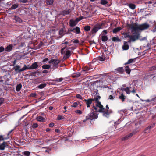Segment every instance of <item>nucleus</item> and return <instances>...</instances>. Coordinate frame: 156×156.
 <instances>
[{"label": "nucleus", "instance_id": "1", "mask_svg": "<svg viewBox=\"0 0 156 156\" xmlns=\"http://www.w3.org/2000/svg\"><path fill=\"white\" fill-rule=\"evenodd\" d=\"M127 27L131 29L132 32H133L136 31H138V30H143L147 29L150 27V25L147 23L139 25L136 24L135 25L132 24H127Z\"/></svg>", "mask_w": 156, "mask_h": 156}, {"label": "nucleus", "instance_id": "2", "mask_svg": "<svg viewBox=\"0 0 156 156\" xmlns=\"http://www.w3.org/2000/svg\"><path fill=\"white\" fill-rule=\"evenodd\" d=\"M98 117V114L96 112H94L93 110L92 109L91 112L86 116L85 119L83 121V122H85L88 120H92L97 119Z\"/></svg>", "mask_w": 156, "mask_h": 156}, {"label": "nucleus", "instance_id": "3", "mask_svg": "<svg viewBox=\"0 0 156 156\" xmlns=\"http://www.w3.org/2000/svg\"><path fill=\"white\" fill-rule=\"evenodd\" d=\"M133 33L134 35H129L126 34V37L129 38V42H134L136 40H138L140 36V34L138 31L134 32Z\"/></svg>", "mask_w": 156, "mask_h": 156}, {"label": "nucleus", "instance_id": "4", "mask_svg": "<svg viewBox=\"0 0 156 156\" xmlns=\"http://www.w3.org/2000/svg\"><path fill=\"white\" fill-rule=\"evenodd\" d=\"M42 64H41V63L39 62H36L33 63L30 66L28 67L26 65L25 68L23 69H34L37 68L38 66H41Z\"/></svg>", "mask_w": 156, "mask_h": 156}, {"label": "nucleus", "instance_id": "5", "mask_svg": "<svg viewBox=\"0 0 156 156\" xmlns=\"http://www.w3.org/2000/svg\"><path fill=\"white\" fill-rule=\"evenodd\" d=\"M25 67L26 65L25 64L24 65V67L23 68H22V69H20V66L16 65L14 67L13 69L16 73L20 72L26 70V69L23 70V69L25 68Z\"/></svg>", "mask_w": 156, "mask_h": 156}, {"label": "nucleus", "instance_id": "6", "mask_svg": "<svg viewBox=\"0 0 156 156\" xmlns=\"http://www.w3.org/2000/svg\"><path fill=\"white\" fill-rule=\"evenodd\" d=\"M96 103V107L99 108L100 109L98 111L100 112H102L103 111V110H105V108L103 107V106L101 104V103L99 101L95 102Z\"/></svg>", "mask_w": 156, "mask_h": 156}, {"label": "nucleus", "instance_id": "7", "mask_svg": "<svg viewBox=\"0 0 156 156\" xmlns=\"http://www.w3.org/2000/svg\"><path fill=\"white\" fill-rule=\"evenodd\" d=\"M83 101L85 102L87 107L88 108L90 106V105L94 101V99L93 98H90L87 100L84 99Z\"/></svg>", "mask_w": 156, "mask_h": 156}, {"label": "nucleus", "instance_id": "8", "mask_svg": "<svg viewBox=\"0 0 156 156\" xmlns=\"http://www.w3.org/2000/svg\"><path fill=\"white\" fill-rule=\"evenodd\" d=\"M71 51L69 50H67L65 53L64 56L63 57V59L64 60H65L68 59L71 56Z\"/></svg>", "mask_w": 156, "mask_h": 156}, {"label": "nucleus", "instance_id": "9", "mask_svg": "<svg viewBox=\"0 0 156 156\" xmlns=\"http://www.w3.org/2000/svg\"><path fill=\"white\" fill-rule=\"evenodd\" d=\"M101 25H98L95 26L92 30V33L93 34L96 33L98 30L101 28Z\"/></svg>", "mask_w": 156, "mask_h": 156}, {"label": "nucleus", "instance_id": "10", "mask_svg": "<svg viewBox=\"0 0 156 156\" xmlns=\"http://www.w3.org/2000/svg\"><path fill=\"white\" fill-rule=\"evenodd\" d=\"M60 62V61L57 58H55L54 59V62H53V68L54 69L57 68L58 67V65Z\"/></svg>", "mask_w": 156, "mask_h": 156}, {"label": "nucleus", "instance_id": "11", "mask_svg": "<svg viewBox=\"0 0 156 156\" xmlns=\"http://www.w3.org/2000/svg\"><path fill=\"white\" fill-rule=\"evenodd\" d=\"M8 146L7 143L4 142L2 144H0V150H3L5 147H7Z\"/></svg>", "mask_w": 156, "mask_h": 156}, {"label": "nucleus", "instance_id": "12", "mask_svg": "<svg viewBox=\"0 0 156 156\" xmlns=\"http://www.w3.org/2000/svg\"><path fill=\"white\" fill-rule=\"evenodd\" d=\"M72 10L71 9H69L68 10H64L61 12V14L63 16L68 15L71 12Z\"/></svg>", "mask_w": 156, "mask_h": 156}, {"label": "nucleus", "instance_id": "13", "mask_svg": "<svg viewBox=\"0 0 156 156\" xmlns=\"http://www.w3.org/2000/svg\"><path fill=\"white\" fill-rule=\"evenodd\" d=\"M116 72L117 73L122 74L123 73L124 70L123 69V67H118L115 69Z\"/></svg>", "mask_w": 156, "mask_h": 156}, {"label": "nucleus", "instance_id": "14", "mask_svg": "<svg viewBox=\"0 0 156 156\" xmlns=\"http://www.w3.org/2000/svg\"><path fill=\"white\" fill-rule=\"evenodd\" d=\"M126 97L124 95L123 93L120 94V95L119 96V98L121 100L122 102L125 101V99H126Z\"/></svg>", "mask_w": 156, "mask_h": 156}, {"label": "nucleus", "instance_id": "15", "mask_svg": "<svg viewBox=\"0 0 156 156\" xmlns=\"http://www.w3.org/2000/svg\"><path fill=\"white\" fill-rule=\"evenodd\" d=\"M122 49L123 50H127L129 48V46L127 42H124V44L122 47Z\"/></svg>", "mask_w": 156, "mask_h": 156}, {"label": "nucleus", "instance_id": "16", "mask_svg": "<svg viewBox=\"0 0 156 156\" xmlns=\"http://www.w3.org/2000/svg\"><path fill=\"white\" fill-rule=\"evenodd\" d=\"M12 48L13 45L12 44H10L5 48V51L8 52H9L12 50Z\"/></svg>", "mask_w": 156, "mask_h": 156}, {"label": "nucleus", "instance_id": "17", "mask_svg": "<svg viewBox=\"0 0 156 156\" xmlns=\"http://www.w3.org/2000/svg\"><path fill=\"white\" fill-rule=\"evenodd\" d=\"M136 58H131L129 59L125 63V65H126L131 63H134L135 62Z\"/></svg>", "mask_w": 156, "mask_h": 156}, {"label": "nucleus", "instance_id": "18", "mask_svg": "<svg viewBox=\"0 0 156 156\" xmlns=\"http://www.w3.org/2000/svg\"><path fill=\"white\" fill-rule=\"evenodd\" d=\"M70 26L71 27H73L77 24L75 20H71L69 22Z\"/></svg>", "mask_w": 156, "mask_h": 156}, {"label": "nucleus", "instance_id": "19", "mask_svg": "<svg viewBox=\"0 0 156 156\" xmlns=\"http://www.w3.org/2000/svg\"><path fill=\"white\" fill-rule=\"evenodd\" d=\"M37 119L39 122H44L45 121V118L41 116H39L37 117Z\"/></svg>", "mask_w": 156, "mask_h": 156}, {"label": "nucleus", "instance_id": "20", "mask_svg": "<svg viewBox=\"0 0 156 156\" xmlns=\"http://www.w3.org/2000/svg\"><path fill=\"white\" fill-rule=\"evenodd\" d=\"M101 113H103V115L104 116H105L106 117H108L109 116V111H106L105 110H105H103V111Z\"/></svg>", "mask_w": 156, "mask_h": 156}, {"label": "nucleus", "instance_id": "21", "mask_svg": "<svg viewBox=\"0 0 156 156\" xmlns=\"http://www.w3.org/2000/svg\"><path fill=\"white\" fill-rule=\"evenodd\" d=\"M80 75L79 72L74 73L72 74V76L74 78L79 77Z\"/></svg>", "mask_w": 156, "mask_h": 156}, {"label": "nucleus", "instance_id": "22", "mask_svg": "<svg viewBox=\"0 0 156 156\" xmlns=\"http://www.w3.org/2000/svg\"><path fill=\"white\" fill-rule=\"evenodd\" d=\"M112 41L115 42H120L121 41V39L118 37H113L112 38Z\"/></svg>", "mask_w": 156, "mask_h": 156}, {"label": "nucleus", "instance_id": "23", "mask_svg": "<svg viewBox=\"0 0 156 156\" xmlns=\"http://www.w3.org/2000/svg\"><path fill=\"white\" fill-rule=\"evenodd\" d=\"M129 90L131 89H133L132 91H131V92L134 93H135L136 91L135 90V87L134 85L133 84L131 85L129 87Z\"/></svg>", "mask_w": 156, "mask_h": 156}, {"label": "nucleus", "instance_id": "24", "mask_svg": "<svg viewBox=\"0 0 156 156\" xmlns=\"http://www.w3.org/2000/svg\"><path fill=\"white\" fill-rule=\"evenodd\" d=\"M122 28L121 27H117L114 28L113 30V33H116L118 31L121 30Z\"/></svg>", "mask_w": 156, "mask_h": 156}, {"label": "nucleus", "instance_id": "25", "mask_svg": "<svg viewBox=\"0 0 156 156\" xmlns=\"http://www.w3.org/2000/svg\"><path fill=\"white\" fill-rule=\"evenodd\" d=\"M22 85L21 83L17 85L16 87V90L17 92L20 91L22 88Z\"/></svg>", "mask_w": 156, "mask_h": 156}, {"label": "nucleus", "instance_id": "26", "mask_svg": "<svg viewBox=\"0 0 156 156\" xmlns=\"http://www.w3.org/2000/svg\"><path fill=\"white\" fill-rule=\"evenodd\" d=\"M13 130L12 129L11 131H9L7 134V136L6 137H5V139L7 140L9 139L12 136V134L11 133H12Z\"/></svg>", "mask_w": 156, "mask_h": 156}, {"label": "nucleus", "instance_id": "27", "mask_svg": "<svg viewBox=\"0 0 156 156\" xmlns=\"http://www.w3.org/2000/svg\"><path fill=\"white\" fill-rule=\"evenodd\" d=\"M125 71L126 73L128 74H129L131 72V70L129 67L128 66H126L125 67Z\"/></svg>", "mask_w": 156, "mask_h": 156}, {"label": "nucleus", "instance_id": "28", "mask_svg": "<svg viewBox=\"0 0 156 156\" xmlns=\"http://www.w3.org/2000/svg\"><path fill=\"white\" fill-rule=\"evenodd\" d=\"M54 1L53 0H46L45 2L48 5H51L53 4Z\"/></svg>", "mask_w": 156, "mask_h": 156}, {"label": "nucleus", "instance_id": "29", "mask_svg": "<svg viewBox=\"0 0 156 156\" xmlns=\"http://www.w3.org/2000/svg\"><path fill=\"white\" fill-rule=\"evenodd\" d=\"M75 29V33L77 34H79L80 33V28L79 27H76L75 28H74Z\"/></svg>", "mask_w": 156, "mask_h": 156}, {"label": "nucleus", "instance_id": "30", "mask_svg": "<svg viewBox=\"0 0 156 156\" xmlns=\"http://www.w3.org/2000/svg\"><path fill=\"white\" fill-rule=\"evenodd\" d=\"M42 69H48L50 67V65H44L42 66Z\"/></svg>", "mask_w": 156, "mask_h": 156}, {"label": "nucleus", "instance_id": "31", "mask_svg": "<svg viewBox=\"0 0 156 156\" xmlns=\"http://www.w3.org/2000/svg\"><path fill=\"white\" fill-rule=\"evenodd\" d=\"M129 8L132 9H134L136 8V5L133 4H129Z\"/></svg>", "mask_w": 156, "mask_h": 156}, {"label": "nucleus", "instance_id": "32", "mask_svg": "<svg viewBox=\"0 0 156 156\" xmlns=\"http://www.w3.org/2000/svg\"><path fill=\"white\" fill-rule=\"evenodd\" d=\"M46 85V83H42L39 85L38 86V87L39 89H42L45 87Z\"/></svg>", "mask_w": 156, "mask_h": 156}, {"label": "nucleus", "instance_id": "33", "mask_svg": "<svg viewBox=\"0 0 156 156\" xmlns=\"http://www.w3.org/2000/svg\"><path fill=\"white\" fill-rule=\"evenodd\" d=\"M101 40L102 41L104 42L107 41L108 40V37L105 35L102 36Z\"/></svg>", "mask_w": 156, "mask_h": 156}, {"label": "nucleus", "instance_id": "34", "mask_svg": "<svg viewBox=\"0 0 156 156\" xmlns=\"http://www.w3.org/2000/svg\"><path fill=\"white\" fill-rule=\"evenodd\" d=\"M63 80V78H57L55 79L53 81L54 82H60Z\"/></svg>", "mask_w": 156, "mask_h": 156}, {"label": "nucleus", "instance_id": "35", "mask_svg": "<svg viewBox=\"0 0 156 156\" xmlns=\"http://www.w3.org/2000/svg\"><path fill=\"white\" fill-rule=\"evenodd\" d=\"M150 129L149 128V127H147L145 128L144 130V133H148L150 132Z\"/></svg>", "mask_w": 156, "mask_h": 156}, {"label": "nucleus", "instance_id": "36", "mask_svg": "<svg viewBox=\"0 0 156 156\" xmlns=\"http://www.w3.org/2000/svg\"><path fill=\"white\" fill-rule=\"evenodd\" d=\"M90 29V27L89 26H86L84 27V30L86 31H89Z\"/></svg>", "mask_w": 156, "mask_h": 156}, {"label": "nucleus", "instance_id": "37", "mask_svg": "<svg viewBox=\"0 0 156 156\" xmlns=\"http://www.w3.org/2000/svg\"><path fill=\"white\" fill-rule=\"evenodd\" d=\"M90 69H92L90 68L89 66H85L83 68V70L84 71H87L88 70H89Z\"/></svg>", "mask_w": 156, "mask_h": 156}, {"label": "nucleus", "instance_id": "38", "mask_svg": "<svg viewBox=\"0 0 156 156\" xmlns=\"http://www.w3.org/2000/svg\"><path fill=\"white\" fill-rule=\"evenodd\" d=\"M101 98V97L99 95H98L96 96L95 97H94V101H95V102L99 101V99H100Z\"/></svg>", "mask_w": 156, "mask_h": 156}, {"label": "nucleus", "instance_id": "39", "mask_svg": "<svg viewBox=\"0 0 156 156\" xmlns=\"http://www.w3.org/2000/svg\"><path fill=\"white\" fill-rule=\"evenodd\" d=\"M108 3V2L106 0H101L100 3L102 5H105Z\"/></svg>", "mask_w": 156, "mask_h": 156}, {"label": "nucleus", "instance_id": "40", "mask_svg": "<svg viewBox=\"0 0 156 156\" xmlns=\"http://www.w3.org/2000/svg\"><path fill=\"white\" fill-rule=\"evenodd\" d=\"M5 101V99L3 98H0V106L3 104L4 103Z\"/></svg>", "mask_w": 156, "mask_h": 156}, {"label": "nucleus", "instance_id": "41", "mask_svg": "<svg viewBox=\"0 0 156 156\" xmlns=\"http://www.w3.org/2000/svg\"><path fill=\"white\" fill-rule=\"evenodd\" d=\"M129 138V136L127 135L123 137L121 139V140L122 141H125L128 140Z\"/></svg>", "mask_w": 156, "mask_h": 156}, {"label": "nucleus", "instance_id": "42", "mask_svg": "<svg viewBox=\"0 0 156 156\" xmlns=\"http://www.w3.org/2000/svg\"><path fill=\"white\" fill-rule=\"evenodd\" d=\"M18 6V4H15L12 6L11 8L12 9H14L17 8Z\"/></svg>", "mask_w": 156, "mask_h": 156}, {"label": "nucleus", "instance_id": "43", "mask_svg": "<svg viewBox=\"0 0 156 156\" xmlns=\"http://www.w3.org/2000/svg\"><path fill=\"white\" fill-rule=\"evenodd\" d=\"M137 132V131L135 132V131H133L132 133H129V134L127 135L128 136H129V138L131 137L133 135L135 134Z\"/></svg>", "mask_w": 156, "mask_h": 156}, {"label": "nucleus", "instance_id": "44", "mask_svg": "<svg viewBox=\"0 0 156 156\" xmlns=\"http://www.w3.org/2000/svg\"><path fill=\"white\" fill-rule=\"evenodd\" d=\"M125 91L126 92V94H130V91L129 90V87H127L126 88Z\"/></svg>", "mask_w": 156, "mask_h": 156}, {"label": "nucleus", "instance_id": "45", "mask_svg": "<svg viewBox=\"0 0 156 156\" xmlns=\"http://www.w3.org/2000/svg\"><path fill=\"white\" fill-rule=\"evenodd\" d=\"M156 101V97L154 98H152L151 100H150L149 99H147L145 100V101L147 102H149L151 101Z\"/></svg>", "mask_w": 156, "mask_h": 156}, {"label": "nucleus", "instance_id": "46", "mask_svg": "<svg viewBox=\"0 0 156 156\" xmlns=\"http://www.w3.org/2000/svg\"><path fill=\"white\" fill-rule=\"evenodd\" d=\"M24 154L26 156H29L30 155V153L28 151H25L23 152Z\"/></svg>", "mask_w": 156, "mask_h": 156}, {"label": "nucleus", "instance_id": "47", "mask_svg": "<svg viewBox=\"0 0 156 156\" xmlns=\"http://www.w3.org/2000/svg\"><path fill=\"white\" fill-rule=\"evenodd\" d=\"M76 97L78 98L81 99L82 100H83V98L80 94H76Z\"/></svg>", "mask_w": 156, "mask_h": 156}, {"label": "nucleus", "instance_id": "48", "mask_svg": "<svg viewBox=\"0 0 156 156\" xmlns=\"http://www.w3.org/2000/svg\"><path fill=\"white\" fill-rule=\"evenodd\" d=\"M64 118V116L62 115H59L57 117V119L58 120L63 119Z\"/></svg>", "mask_w": 156, "mask_h": 156}, {"label": "nucleus", "instance_id": "49", "mask_svg": "<svg viewBox=\"0 0 156 156\" xmlns=\"http://www.w3.org/2000/svg\"><path fill=\"white\" fill-rule=\"evenodd\" d=\"M15 19L16 20V21H18V22H22V20H21V19L20 17H16L15 18Z\"/></svg>", "mask_w": 156, "mask_h": 156}, {"label": "nucleus", "instance_id": "50", "mask_svg": "<svg viewBox=\"0 0 156 156\" xmlns=\"http://www.w3.org/2000/svg\"><path fill=\"white\" fill-rule=\"evenodd\" d=\"M149 69L150 71H152L154 70H156V65L154 66L150 67Z\"/></svg>", "mask_w": 156, "mask_h": 156}, {"label": "nucleus", "instance_id": "51", "mask_svg": "<svg viewBox=\"0 0 156 156\" xmlns=\"http://www.w3.org/2000/svg\"><path fill=\"white\" fill-rule=\"evenodd\" d=\"M38 126V125L37 123H33L32 125V127L33 128H35L37 127Z\"/></svg>", "mask_w": 156, "mask_h": 156}, {"label": "nucleus", "instance_id": "52", "mask_svg": "<svg viewBox=\"0 0 156 156\" xmlns=\"http://www.w3.org/2000/svg\"><path fill=\"white\" fill-rule=\"evenodd\" d=\"M75 112L76 113H78L79 115L82 114V112L81 111L79 110H77L75 111Z\"/></svg>", "mask_w": 156, "mask_h": 156}, {"label": "nucleus", "instance_id": "53", "mask_svg": "<svg viewBox=\"0 0 156 156\" xmlns=\"http://www.w3.org/2000/svg\"><path fill=\"white\" fill-rule=\"evenodd\" d=\"M66 46H65V47L62 48L61 49V53L62 54H64L65 53V51H64V49H65L66 48Z\"/></svg>", "mask_w": 156, "mask_h": 156}, {"label": "nucleus", "instance_id": "54", "mask_svg": "<svg viewBox=\"0 0 156 156\" xmlns=\"http://www.w3.org/2000/svg\"><path fill=\"white\" fill-rule=\"evenodd\" d=\"M155 125V123H153L151 124L148 127H149V128L150 129H151V128H153Z\"/></svg>", "mask_w": 156, "mask_h": 156}, {"label": "nucleus", "instance_id": "55", "mask_svg": "<svg viewBox=\"0 0 156 156\" xmlns=\"http://www.w3.org/2000/svg\"><path fill=\"white\" fill-rule=\"evenodd\" d=\"M4 136L0 135V141L6 140V139H5V137H4Z\"/></svg>", "mask_w": 156, "mask_h": 156}, {"label": "nucleus", "instance_id": "56", "mask_svg": "<svg viewBox=\"0 0 156 156\" xmlns=\"http://www.w3.org/2000/svg\"><path fill=\"white\" fill-rule=\"evenodd\" d=\"M98 59L100 61H103L105 60V58H103L102 57H99L98 58Z\"/></svg>", "mask_w": 156, "mask_h": 156}, {"label": "nucleus", "instance_id": "57", "mask_svg": "<svg viewBox=\"0 0 156 156\" xmlns=\"http://www.w3.org/2000/svg\"><path fill=\"white\" fill-rule=\"evenodd\" d=\"M4 50L5 48L3 46L0 47V53L3 51Z\"/></svg>", "mask_w": 156, "mask_h": 156}, {"label": "nucleus", "instance_id": "58", "mask_svg": "<svg viewBox=\"0 0 156 156\" xmlns=\"http://www.w3.org/2000/svg\"><path fill=\"white\" fill-rule=\"evenodd\" d=\"M78 104L77 102H75L73 103V105L72 106V107H76Z\"/></svg>", "mask_w": 156, "mask_h": 156}, {"label": "nucleus", "instance_id": "59", "mask_svg": "<svg viewBox=\"0 0 156 156\" xmlns=\"http://www.w3.org/2000/svg\"><path fill=\"white\" fill-rule=\"evenodd\" d=\"M37 95L36 93H32L30 95V96L32 97H35Z\"/></svg>", "mask_w": 156, "mask_h": 156}, {"label": "nucleus", "instance_id": "60", "mask_svg": "<svg viewBox=\"0 0 156 156\" xmlns=\"http://www.w3.org/2000/svg\"><path fill=\"white\" fill-rule=\"evenodd\" d=\"M38 73L37 72V71L34 72L32 73V75L33 76H36V74Z\"/></svg>", "mask_w": 156, "mask_h": 156}, {"label": "nucleus", "instance_id": "61", "mask_svg": "<svg viewBox=\"0 0 156 156\" xmlns=\"http://www.w3.org/2000/svg\"><path fill=\"white\" fill-rule=\"evenodd\" d=\"M49 60V59L48 58H44L42 61V62L43 63L45 62H46L48 61Z\"/></svg>", "mask_w": 156, "mask_h": 156}, {"label": "nucleus", "instance_id": "62", "mask_svg": "<svg viewBox=\"0 0 156 156\" xmlns=\"http://www.w3.org/2000/svg\"><path fill=\"white\" fill-rule=\"evenodd\" d=\"M89 42L90 45L92 44L93 43H94L95 44H96L95 42L94 41H89Z\"/></svg>", "mask_w": 156, "mask_h": 156}, {"label": "nucleus", "instance_id": "63", "mask_svg": "<svg viewBox=\"0 0 156 156\" xmlns=\"http://www.w3.org/2000/svg\"><path fill=\"white\" fill-rule=\"evenodd\" d=\"M63 32V31L62 29L60 30V31H59V34L61 36L62 35Z\"/></svg>", "mask_w": 156, "mask_h": 156}, {"label": "nucleus", "instance_id": "64", "mask_svg": "<svg viewBox=\"0 0 156 156\" xmlns=\"http://www.w3.org/2000/svg\"><path fill=\"white\" fill-rule=\"evenodd\" d=\"M73 42L74 43L77 44V43H79V41L78 40V39H76V40H74L73 41Z\"/></svg>", "mask_w": 156, "mask_h": 156}]
</instances>
